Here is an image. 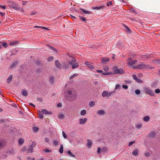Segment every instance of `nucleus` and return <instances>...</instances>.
<instances>
[{
  "instance_id": "1",
  "label": "nucleus",
  "mask_w": 160,
  "mask_h": 160,
  "mask_svg": "<svg viewBox=\"0 0 160 160\" xmlns=\"http://www.w3.org/2000/svg\"><path fill=\"white\" fill-rule=\"evenodd\" d=\"M133 69H142L149 68L148 65H147L142 62H140L138 65L132 67Z\"/></svg>"
},
{
  "instance_id": "2",
  "label": "nucleus",
  "mask_w": 160,
  "mask_h": 160,
  "mask_svg": "<svg viewBox=\"0 0 160 160\" xmlns=\"http://www.w3.org/2000/svg\"><path fill=\"white\" fill-rule=\"evenodd\" d=\"M114 71V72L115 74H122L125 73V71L122 68L118 69L117 67H114L113 68Z\"/></svg>"
},
{
  "instance_id": "3",
  "label": "nucleus",
  "mask_w": 160,
  "mask_h": 160,
  "mask_svg": "<svg viewBox=\"0 0 160 160\" xmlns=\"http://www.w3.org/2000/svg\"><path fill=\"white\" fill-rule=\"evenodd\" d=\"M145 92L147 93V94H149V95L153 96H154V93L152 91L151 89L148 88H145L144 89Z\"/></svg>"
},
{
  "instance_id": "4",
  "label": "nucleus",
  "mask_w": 160,
  "mask_h": 160,
  "mask_svg": "<svg viewBox=\"0 0 160 160\" xmlns=\"http://www.w3.org/2000/svg\"><path fill=\"white\" fill-rule=\"evenodd\" d=\"M138 61L137 60H132L131 59H130L128 62V65L129 66H133V65L136 63H137Z\"/></svg>"
},
{
  "instance_id": "5",
  "label": "nucleus",
  "mask_w": 160,
  "mask_h": 160,
  "mask_svg": "<svg viewBox=\"0 0 160 160\" xmlns=\"http://www.w3.org/2000/svg\"><path fill=\"white\" fill-rule=\"evenodd\" d=\"M55 64L56 67L59 68V69H61L62 68V65L59 62V61L58 60H56L55 61Z\"/></svg>"
},
{
  "instance_id": "6",
  "label": "nucleus",
  "mask_w": 160,
  "mask_h": 160,
  "mask_svg": "<svg viewBox=\"0 0 160 160\" xmlns=\"http://www.w3.org/2000/svg\"><path fill=\"white\" fill-rule=\"evenodd\" d=\"M86 66L91 69H93L94 66L92 65L89 62H86L85 63Z\"/></svg>"
},
{
  "instance_id": "7",
  "label": "nucleus",
  "mask_w": 160,
  "mask_h": 160,
  "mask_svg": "<svg viewBox=\"0 0 160 160\" xmlns=\"http://www.w3.org/2000/svg\"><path fill=\"white\" fill-rule=\"evenodd\" d=\"M132 77L134 79L136 80V81L138 82H142V81L139 78H138L137 76L135 74H133L132 75Z\"/></svg>"
},
{
  "instance_id": "8",
  "label": "nucleus",
  "mask_w": 160,
  "mask_h": 160,
  "mask_svg": "<svg viewBox=\"0 0 160 160\" xmlns=\"http://www.w3.org/2000/svg\"><path fill=\"white\" fill-rule=\"evenodd\" d=\"M87 120V119L86 118H85L83 119L81 118L79 120V123L81 124H84L85 123Z\"/></svg>"
},
{
  "instance_id": "9",
  "label": "nucleus",
  "mask_w": 160,
  "mask_h": 160,
  "mask_svg": "<svg viewBox=\"0 0 160 160\" xmlns=\"http://www.w3.org/2000/svg\"><path fill=\"white\" fill-rule=\"evenodd\" d=\"M110 59L108 57L104 58L102 60V62L103 63L106 64L107 62L109 61Z\"/></svg>"
},
{
  "instance_id": "10",
  "label": "nucleus",
  "mask_w": 160,
  "mask_h": 160,
  "mask_svg": "<svg viewBox=\"0 0 160 160\" xmlns=\"http://www.w3.org/2000/svg\"><path fill=\"white\" fill-rule=\"evenodd\" d=\"M69 65L67 63L63 62L62 64V68L65 69H67L68 68Z\"/></svg>"
},
{
  "instance_id": "11",
  "label": "nucleus",
  "mask_w": 160,
  "mask_h": 160,
  "mask_svg": "<svg viewBox=\"0 0 160 160\" xmlns=\"http://www.w3.org/2000/svg\"><path fill=\"white\" fill-rule=\"evenodd\" d=\"M87 146L88 148H90L92 145V140L88 139L87 140Z\"/></svg>"
},
{
  "instance_id": "12",
  "label": "nucleus",
  "mask_w": 160,
  "mask_h": 160,
  "mask_svg": "<svg viewBox=\"0 0 160 160\" xmlns=\"http://www.w3.org/2000/svg\"><path fill=\"white\" fill-rule=\"evenodd\" d=\"M104 7V6L102 4L100 6L93 7L92 8L94 9L99 10L103 8Z\"/></svg>"
},
{
  "instance_id": "13",
  "label": "nucleus",
  "mask_w": 160,
  "mask_h": 160,
  "mask_svg": "<svg viewBox=\"0 0 160 160\" xmlns=\"http://www.w3.org/2000/svg\"><path fill=\"white\" fill-rule=\"evenodd\" d=\"M18 42L17 41H11L9 42V45L10 46H16L18 44Z\"/></svg>"
},
{
  "instance_id": "14",
  "label": "nucleus",
  "mask_w": 160,
  "mask_h": 160,
  "mask_svg": "<svg viewBox=\"0 0 160 160\" xmlns=\"http://www.w3.org/2000/svg\"><path fill=\"white\" fill-rule=\"evenodd\" d=\"M155 135V133L154 132L151 131L148 134V136L149 137H153Z\"/></svg>"
},
{
  "instance_id": "15",
  "label": "nucleus",
  "mask_w": 160,
  "mask_h": 160,
  "mask_svg": "<svg viewBox=\"0 0 160 160\" xmlns=\"http://www.w3.org/2000/svg\"><path fill=\"white\" fill-rule=\"evenodd\" d=\"M18 143L19 144V145H22L24 142V139H23L22 138H19L18 140Z\"/></svg>"
},
{
  "instance_id": "16",
  "label": "nucleus",
  "mask_w": 160,
  "mask_h": 160,
  "mask_svg": "<svg viewBox=\"0 0 160 160\" xmlns=\"http://www.w3.org/2000/svg\"><path fill=\"white\" fill-rule=\"evenodd\" d=\"M42 113H44L45 114H51V112H48L45 109H42Z\"/></svg>"
},
{
  "instance_id": "17",
  "label": "nucleus",
  "mask_w": 160,
  "mask_h": 160,
  "mask_svg": "<svg viewBox=\"0 0 160 160\" xmlns=\"http://www.w3.org/2000/svg\"><path fill=\"white\" fill-rule=\"evenodd\" d=\"M102 96L103 97L106 96L108 97V92L107 91L103 92L102 93Z\"/></svg>"
},
{
  "instance_id": "18",
  "label": "nucleus",
  "mask_w": 160,
  "mask_h": 160,
  "mask_svg": "<svg viewBox=\"0 0 160 160\" xmlns=\"http://www.w3.org/2000/svg\"><path fill=\"white\" fill-rule=\"evenodd\" d=\"M150 117L148 116L144 117L143 118V120L145 122H147L149 120Z\"/></svg>"
},
{
  "instance_id": "19",
  "label": "nucleus",
  "mask_w": 160,
  "mask_h": 160,
  "mask_svg": "<svg viewBox=\"0 0 160 160\" xmlns=\"http://www.w3.org/2000/svg\"><path fill=\"white\" fill-rule=\"evenodd\" d=\"M132 154L134 156H137L138 155V149L134 150L132 152Z\"/></svg>"
},
{
  "instance_id": "20",
  "label": "nucleus",
  "mask_w": 160,
  "mask_h": 160,
  "mask_svg": "<svg viewBox=\"0 0 160 160\" xmlns=\"http://www.w3.org/2000/svg\"><path fill=\"white\" fill-rule=\"evenodd\" d=\"M22 95L24 97H26L28 96L27 92L25 90H22Z\"/></svg>"
},
{
  "instance_id": "21",
  "label": "nucleus",
  "mask_w": 160,
  "mask_h": 160,
  "mask_svg": "<svg viewBox=\"0 0 160 160\" xmlns=\"http://www.w3.org/2000/svg\"><path fill=\"white\" fill-rule=\"evenodd\" d=\"M80 9L82 10V12H83L85 14H90V13H91V12L85 10L83 9L80 8Z\"/></svg>"
},
{
  "instance_id": "22",
  "label": "nucleus",
  "mask_w": 160,
  "mask_h": 160,
  "mask_svg": "<svg viewBox=\"0 0 160 160\" xmlns=\"http://www.w3.org/2000/svg\"><path fill=\"white\" fill-rule=\"evenodd\" d=\"M63 146L62 145H61L60 146L59 152L60 154H62L63 153Z\"/></svg>"
},
{
  "instance_id": "23",
  "label": "nucleus",
  "mask_w": 160,
  "mask_h": 160,
  "mask_svg": "<svg viewBox=\"0 0 160 160\" xmlns=\"http://www.w3.org/2000/svg\"><path fill=\"white\" fill-rule=\"evenodd\" d=\"M12 76H9L7 79V82L8 84L9 83L12 81Z\"/></svg>"
},
{
  "instance_id": "24",
  "label": "nucleus",
  "mask_w": 160,
  "mask_h": 160,
  "mask_svg": "<svg viewBox=\"0 0 160 160\" xmlns=\"http://www.w3.org/2000/svg\"><path fill=\"white\" fill-rule=\"evenodd\" d=\"M79 66V64L77 63H75L74 64L72 65V68L74 69L78 67Z\"/></svg>"
},
{
  "instance_id": "25",
  "label": "nucleus",
  "mask_w": 160,
  "mask_h": 160,
  "mask_svg": "<svg viewBox=\"0 0 160 160\" xmlns=\"http://www.w3.org/2000/svg\"><path fill=\"white\" fill-rule=\"evenodd\" d=\"M38 117L40 119H42L43 118V115L42 112H39L38 114Z\"/></svg>"
},
{
  "instance_id": "26",
  "label": "nucleus",
  "mask_w": 160,
  "mask_h": 160,
  "mask_svg": "<svg viewBox=\"0 0 160 160\" xmlns=\"http://www.w3.org/2000/svg\"><path fill=\"white\" fill-rule=\"evenodd\" d=\"M18 63V62L17 61L15 62L14 63L12 64V65L10 67V69H12L13 67H14Z\"/></svg>"
},
{
  "instance_id": "27",
  "label": "nucleus",
  "mask_w": 160,
  "mask_h": 160,
  "mask_svg": "<svg viewBox=\"0 0 160 160\" xmlns=\"http://www.w3.org/2000/svg\"><path fill=\"white\" fill-rule=\"evenodd\" d=\"M33 152V148L32 147H29V148L28 149L27 152L32 153Z\"/></svg>"
},
{
  "instance_id": "28",
  "label": "nucleus",
  "mask_w": 160,
  "mask_h": 160,
  "mask_svg": "<svg viewBox=\"0 0 160 160\" xmlns=\"http://www.w3.org/2000/svg\"><path fill=\"white\" fill-rule=\"evenodd\" d=\"M76 59L75 58H73L71 61H69V63L70 65H72L74 62H76Z\"/></svg>"
},
{
  "instance_id": "29",
  "label": "nucleus",
  "mask_w": 160,
  "mask_h": 160,
  "mask_svg": "<svg viewBox=\"0 0 160 160\" xmlns=\"http://www.w3.org/2000/svg\"><path fill=\"white\" fill-rule=\"evenodd\" d=\"M15 150L14 149H12L11 150H9L7 152V153L8 154H9L11 153L13 154Z\"/></svg>"
},
{
  "instance_id": "30",
  "label": "nucleus",
  "mask_w": 160,
  "mask_h": 160,
  "mask_svg": "<svg viewBox=\"0 0 160 160\" xmlns=\"http://www.w3.org/2000/svg\"><path fill=\"white\" fill-rule=\"evenodd\" d=\"M81 20L82 21L84 22H87V20L85 19V18H84L82 16H81L80 15L79 16Z\"/></svg>"
},
{
  "instance_id": "31",
  "label": "nucleus",
  "mask_w": 160,
  "mask_h": 160,
  "mask_svg": "<svg viewBox=\"0 0 160 160\" xmlns=\"http://www.w3.org/2000/svg\"><path fill=\"white\" fill-rule=\"evenodd\" d=\"M95 102L93 101H92L90 102L89 103V105L90 107H92L95 104Z\"/></svg>"
},
{
  "instance_id": "32",
  "label": "nucleus",
  "mask_w": 160,
  "mask_h": 160,
  "mask_svg": "<svg viewBox=\"0 0 160 160\" xmlns=\"http://www.w3.org/2000/svg\"><path fill=\"white\" fill-rule=\"evenodd\" d=\"M104 112L102 110H99L98 111L97 113L99 115H103L104 113Z\"/></svg>"
},
{
  "instance_id": "33",
  "label": "nucleus",
  "mask_w": 160,
  "mask_h": 160,
  "mask_svg": "<svg viewBox=\"0 0 160 160\" xmlns=\"http://www.w3.org/2000/svg\"><path fill=\"white\" fill-rule=\"evenodd\" d=\"M1 46H2L5 48H6L8 46V45L7 43L6 42H3L2 43H1Z\"/></svg>"
},
{
  "instance_id": "34",
  "label": "nucleus",
  "mask_w": 160,
  "mask_h": 160,
  "mask_svg": "<svg viewBox=\"0 0 160 160\" xmlns=\"http://www.w3.org/2000/svg\"><path fill=\"white\" fill-rule=\"evenodd\" d=\"M86 113V111L85 110H82L80 112V114L82 115L83 116Z\"/></svg>"
},
{
  "instance_id": "35",
  "label": "nucleus",
  "mask_w": 160,
  "mask_h": 160,
  "mask_svg": "<svg viewBox=\"0 0 160 160\" xmlns=\"http://www.w3.org/2000/svg\"><path fill=\"white\" fill-rule=\"evenodd\" d=\"M115 93L116 92L114 91L109 92H108V97L110 96L112 94H115Z\"/></svg>"
},
{
  "instance_id": "36",
  "label": "nucleus",
  "mask_w": 160,
  "mask_h": 160,
  "mask_svg": "<svg viewBox=\"0 0 160 160\" xmlns=\"http://www.w3.org/2000/svg\"><path fill=\"white\" fill-rule=\"evenodd\" d=\"M112 74V73L111 72H104L102 73V74L104 75H111Z\"/></svg>"
},
{
  "instance_id": "37",
  "label": "nucleus",
  "mask_w": 160,
  "mask_h": 160,
  "mask_svg": "<svg viewBox=\"0 0 160 160\" xmlns=\"http://www.w3.org/2000/svg\"><path fill=\"white\" fill-rule=\"evenodd\" d=\"M109 67L107 66H105L103 68V70L105 72L108 71V70H109Z\"/></svg>"
},
{
  "instance_id": "38",
  "label": "nucleus",
  "mask_w": 160,
  "mask_h": 160,
  "mask_svg": "<svg viewBox=\"0 0 160 160\" xmlns=\"http://www.w3.org/2000/svg\"><path fill=\"white\" fill-rule=\"evenodd\" d=\"M68 153V154L69 155H70L71 156L73 157V158H75V155L72 154V152H71V151H70V150H69L68 152H67Z\"/></svg>"
},
{
  "instance_id": "39",
  "label": "nucleus",
  "mask_w": 160,
  "mask_h": 160,
  "mask_svg": "<svg viewBox=\"0 0 160 160\" xmlns=\"http://www.w3.org/2000/svg\"><path fill=\"white\" fill-rule=\"evenodd\" d=\"M36 144H37L35 142H32V144L30 146L32 147L33 148V147H35L36 146Z\"/></svg>"
},
{
  "instance_id": "40",
  "label": "nucleus",
  "mask_w": 160,
  "mask_h": 160,
  "mask_svg": "<svg viewBox=\"0 0 160 160\" xmlns=\"http://www.w3.org/2000/svg\"><path fill=\"white\" fill-rule=\"evenodd\" d=\"M54 79V78L53 77H50V82H51L52 83V84H53V83Z\"/></svg>"
},
{
  "instance_id": "41",
  "label": "nucleus",
  "mask_w": 160,
  "mask_h": 160,
  "mask_svg": "<svg viewBox=\"0 0 160 160\" xmlns=\"http://www.w3.org/2000/svg\"><path fill=\"white\" fill-rule=\"evenodd\" d=\"M154 62L155 63L160 64V59H155Z\"/></svg>"
},
{
  "instance_id": "42",
  "label": "nucleus",
  "mask_w": 160,
  "mask_h": 160,
  "mask_svg": "<svg viewBox=\"0 0 160 160\" xmlns=\"http://www.w3.org/2000/svg\"><path fill=\"white\" fill-rule=\"evenodd\" d=\"M53 59V57H49L48 58V62H50L52 61Z\"/></svg>"
},
{
  "instance_id": "43",
  "label": "nucleus",
  "mask_w": 160,
  "mask_h": 160,
  "mask_svg": "<svg viewBox=\"0 0 160 160\" xmlns=\"http://www.w3.org/2000/svg\"><path fill=\"white\" fill-rule=\"evenodd\" d=\"M121 88V86L119 84H118L116 86L115 89H118L119 90Z\"/></svg>"
},
{
  "instance_id": "44",
  "label": "nucleus",
  "mask_w": 160,
  "mask_h": 160,
  "mask_svg": "<svg viewBox=\"0 0 160 160\" xmlns=\"http://www.w3.org/2000/svg\"><path fill=\"white\" fill-rule=\"evenodd\" d=\"M38 128L37 127H34L33 128V131L35 132L38 131Z\"/></svg>"
},
{
  "instance_id": "45",
  "label": "nucleus",
  "mask_w": 160,
  "mask_h": 160,
  "mask_svg": "<svg viewBox=\"0 0 160 160\" xmlns=\"http://www.w3.org/2000/svg\"><path fill=\"white\" fill-rule=\"evenodd\" d=\"M44 151L46 152H52V151L51 150H49V149L47 148L44 150Z\"/></svg>"
},
{
  "instance_id": "46",
  "label": "nucleus",
  "mask_w": 160,
  "mask_h": 160,
  "mask_svg": "<svg viewBox=\"0 0 160 160\" xmlns=\"http://www.w3.org/2000/svg\"><path fill=\"white\" fill-rule=\"evenodd\" d=\"M50 48L51 49H52L55 52H58V51L57 49H55L54 48L52 47L51 46H49Z\"/></svg>"
},
{
  "instance_id": "47",
  "label": "nucleus",
  "mask_w": 160,
  "mask_h": 160,
  "mask_svg": "<svg viewBox=\"0 0 160 160\" xmlns=\"http://www.w3.org/2000/svg\"><path fill=\"white\" fill-rule=\"evenodd\" d=\"M135 92L136 94H139L140 93V91L139 89H136L135 91Z\"/></svg>"
},
{
  "instance_id": "48",
  "label": "nucleus",
  "mask_w": 160,
  "mask_h": 160,
  "mask_svg": "<svg viewBox=\"0 0 160 160\" xmlns=\"http://www.w3.org/2000/svg\"><path fill=\"white\" fill-rule=\"evenodd\" d=\"M112 5V2L111 1H109L108 2H107V7H109L110 5Z\"/></svg>"
},
{
  "instance_id": "49",
  "label": "nucleus",
  "mask_w": 160,
  "mask_h": 160,
  "mask_svg": "<svg viewBox=\"0 0 160 160\" xmlns=\"http://www.w3.org/2000/svg\"><path fill=\"white\" fill-rule=\"evenodd\" d=\"M152 88H155L156 87V83L155 82H153L151 85Z\"/></svg>"
},
{
  "instance_id": "50",
  "label": "nucleus",
  "mask_w": 160,
  "mask_h": 160,
  "mask_svg": "<svg viewBox=\"0 0 160 160\" xmlns=\"http://www.w3.org/2000/svg\"><path fill=\"white\" fill-rule=\"evenodd\" d=\"M59 117L61 119H63L64 118V115L62 114H60L59 115Z\"/></svg>"
},
{
  "instance_id": "51",
  "label": "nucleus",
  "mask_w": 160,
  "mask_h": 160,
  "mask_svg": "<svg viewBox=\"0 0 160 160\" xmlns=\"http://www.w3.org/2000/svg\"><path fill=\"white\" fill-rule=\"evenodd\" d=\"M145 155L146 157H148L150 156V154L149 152H147L145 153Z\"/></svg>"
},
{
  "instance_id": "52",
  "label": "nucleus",
  "mask_w": 160,
  "mask_h": 160,
  "mask_svg": "<svg viewBox=\"0 0 160 160\" xmlns=\"http://www.w3.org/2000/svg\"><path fill=\"white\" fill-rule=\"evenodd\" d=\"M122 87L123 88L127 89L128 88V86L126 85H122Z\"/></svg>"
},
{
  "instance_id": "53",
  "label": "nucleus",
  "mask_w": 160,
  "mask_h": 160,
  "mask_svg": "<svg viewBox=\"0 0 160 160\" xmlns=\"http://www.w3.org/2000/svg\"><path fill=\"white\" fill-rule=\"evenodd\" d=\"M155 92L157 93H160V89L158 88L155 90Z\"/></svg>"
},
{
  "instance_id": "54",
  "label": "nucleus",
  "mask_w": 160,
  "mask_h": 160,
  "mask_svg": "<svg viewBox=\"0 0 160 160\" xmlns=\"http://www.w3.org/2000/svg\"><path fill=\"white\" fill-rule=\"evenodd\" d=\"M141 127H142V125L140 124H137L136 126V128H141Z\"/></svg>"
},
{
  "instance_id": "55",
  "label": "nucleus",
  "mask_w": 160,
  "mask_h": 160,
  "mask_svg": "<svg viewBox=\"0 0 160 160\" xmlns=\"http://www.w3.org/2000/svg\"><path fill=\"white\" fill-rule=\"evenodd\" d=\"M77 75V74H73L72 76H71L70 77V79L71 80L73 78V77L74 76H76Z\"/></svg>"
},
{
  "instance_id": "56",
  "label": "nucleus",
  "mask_w": 160,
  "mask_h": 160,
  "mask_svg": "<svg viewBox=\"0 0 160 160\" xmlns=\"http://www.w3.org/2000/svg\"><path fill=\"white\" fill-rule=\"evenodd\" d=\"M53 144L55 145H57L58 144V142L57 141H53Z\"/></svg>"
},
{
  "instance_id": "57",
  "label": "nucleus",
  "mask_w": 160,
  "mask_h": 160,
  "mask_svg": "<svg viewBox=\"0 0 160 160\" xmlns=\"http://www.w3.org/2000/svg\"><path fill=\"white\" fill-rule=\"evenodd\" d=\"M27 158L28 159V160H35V158H31L30 157H28Z\"/></svg>"
},
{
  "instance_id": "58",
  "label": "nucleus",
  "mask_w": 160,
  "mask_h": 160,
  "mask_svg": "<svg viewBox=\"0 0 160 160\" xmlns=\"http://www.w3.org/2000/svg\"><path fill=\"white\" fill-rule=\"evenodd\" d=\"M44 140L45 141L47 142H48L49 141V139L47 138H45Z\"/></svg>"
},
{
  "instance_id": "59",
  "label": "nucleus",
  "mask_w": 160,
  "mask_h": 160,
  "mask_svg": "<svg viewBox=\"0 0 160 160\" xmlns=\"http://www.w3.org/2000/svg\"><path fill=\"white\" fill-rule=\"evenodd\" d=\"M62 135H63V137L65 138H67L66 135V134L63 131H62Z\"/></svg>"
},
{
  "instance_id": "60",
  "label": "nucleus",
  "mask_w": 160,
  "mask_h": 160,
  "mask_svg": "<svg viewBox=\"0 0 160 160\" xmlns=\"http://www.w3.org/2000/svg\"><path fill=\"white\" fill-rule=\"evenodd\" d=\"M6 6H2V5H0V8L3 9H5L6 8Z\"/></svg>"
},
{
  "instance_id": "61",
  "label": "nucleus",
  "mask_w": 160,
  "mask_h": 160,
  "mask_svg": "<svg viewBox=\"0 0 160 160\" xmlns=\"http://www.w3.org/2000/svg\"><path fill=\"white\" fill-rule=\"evenodd\" d=\"M27 150V148H26V147H23L22 149V152H24V151H25Z\"/></svg>"
},
{
  "instance_id": "62",
  "label": "nucleus",
  "mask_w": 160,
  "mask_h": 160,
  "mask_svg": "<svg viewBox=\"0 0 160 160\" xmlns=\"http://www.w3.org/2000/svg\"><path fill=\"white\" fill-rule=\"evenodd\" d=\"M41 28L45 30H49V29L48 28L44 27H41Z\"/></svg>"
},
{
  "instance_id": "63",
  "label": "nucleus",
  "mask_w": 160,
  "mask_h": 160,
  "mask_svg": "<svg viewBox=\"0 0 160 160\" xmlns=\"http://www.w3.org/2000/svg\"><path fill=\"white\" fill-rule=\"evenodd\" d=\"M70 16L71 17V18L73 20L76 19L77 18L75 16H73L72 15H70Z\"/></svg>"
},
{
  "instance_id": "64",
  "label": "nucleus",
  "mask_w": 160,
  "mask_h": 160,
  "mask_svg": "<svg viewBox=\"0 0 160 160\" xmlns=\"http://www.w3.org/2000/svg\"><path fill=\"white\" fill-rule=\"evenodd\" d=\"M57 107L60 108L62 107V104L61 103H59L57 104Z\"/></svg>"
}]
</instances>
